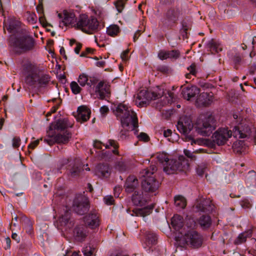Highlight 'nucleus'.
<instances>
[{
	"label": "nucleus",
	"instance_id": "1",
	"mask_svg": "<svg viewBox=\"0 0 256 256\" xmlns=\"http://www.w3.org/2000/svg\"><path fill=\"white\" fill-rule=\"evenodd\" d=\"M111 110L118 120L120 121L121 126L123 128L132 125V130L134 131L135 134H138V119L136 114L128 106L120 103L114 104Z\"/></svg>",
	"mask_w": 256,
	"mask_h": 256
},
{
	"label": "nucleus",
	"instance_id": "2",
	"mask_svg": "<svg viewBox=\"0 0 256 256\" xmlns=\"http://www.w3.org/2000/svg\"><path fill=\"white\" fill-rule=\"evenodd\" d=\"M216 120L210 114H200L196 123V130L200 136H209L216 129Z\"/></svg>",
	"mask_w": 256,
	"mask_h": 256
},
{
	"label": "nucleus",
	"instance_id": "3",
	"mask_svg": "<svg viewBox=\"0 0 256 256\" xmlns=\"http://www.w3.org/2000/svg\"><path fill=\"white\" fill-rule=\"evenodd\" d=\"M178 246L186 248L188 246L192 248H198L202 244L203 238L202 235L194 230L188 231L184 236L176 239Z\"/></svg>",
	"mask_w": 256,
	"mask_h": 256
},
{
	"label": "nucleus",
	"instance_id": "4",
	"mask_svg": "<svg viewBox=\"0 0 256 256\" xmlns=\"http://www.w3.org/2000/svg\"><path fill=\"white\" fill-rule=\"evenodd\" d=\"M10 44L21 52H26L34 50L36 41L32 36L25 34L20 37L11 38Z\"/></svg>",
	"mask_w": 256,
	"mask_h": 256
},
{
	"label": "nucleus",
	"instance_id": "5",
	"mask_svg": "<svg viewBox=\"0 0 256 256\" xmlns=\"http://www.w3.org/2000/svg\"><path fill=\"white\" fill-rule=\"evenodd\" d=\"M50 80V76L48 75H40L34 70L30 72L25 78V82L32 88L45 87Z\"/></svg>",
	"mask_w": 256,
	"mask_h": 256
},
{
	"label": "nucleus",
	"instance_id": "6",
	"mask_svg": "<svg viewBox=\"0 0 256 256\" xmlns=\"http://www.w3.org/2000/svg\"><path fill=\"white\" fill-rule=\"evenodd\" d=\"M232 136L231 130L228 128H219L213 134L212 140H208V144L210 148H214L216 144L223 146Z\"/></svg>",
	"mask_w": 256,
	"mask_h": 256
},
{
	"label": "nucleus",
	"instance_id": "7",
	"mask_svg": "<svg viewBox=\"0 0 256 256\" xmlns=\"http://www.w3.org/2000/svg\"><path fill=\"white\" fill-rule=\"evenodd\" d=\"M189 167V164L184 156H180L178 160H170L168 166H164V171L167 174H174L177 171H184Z\"/></svg>",
	"mask_w": 256,
	"mask_h": 256
},
{
	"label": "nucleus",
	"instance_id": "8",
	"mask_svg": "<svg viewBox=\"0 0 256 256\" xmlns=\"http://www.w3.org/2000/svg\"><path fill=\"white\" fill-rule=\"evenodd\" d=\"M164 94L163 90L157 87L154 91L149 92L146 90H142L138 94L136 98L140 100L138 105L142 106L150 100L158 99Z\"/></svg>",
	"mask_w": 256,
	"mask_h": 256
},
{
	"label": "nucleus",
	"instance_id": "9",
	"mask_svg": "<svg viewBox=\"0 0 256 256\" xmlns=\"http://www.w3.org/2000/svg\"><path fill=\"white\" fill-rule=\"evenodd\" d=\"M180 14V11L178 8H169L164 13V18L161 20L163 26L171 28L177 24Z\"/></svg>",
	"mask_w": 256,
	"mask_h": 256
},
{
	"label": "nucleus",
	"instance_id": "10",
	"mask_svg": "<svg viewBox=\"0 0 256 256\" xmlns=\"http://www.w3.org/2000/svg\"><path fill=\"white\" fill-rule=\"evenodd\" d=\"M176 126L178 130L186 136V140H192V144L193 143H196L195 140L192 136H188L193 128L192 120L189 117L186 116H181Z\"/></svg>",
	"mask_w": 256,
	"mask_h": 256
},
{
	"label": "nucleus",
	"instance_id": "11",
	"mask_svg": "<svg viewBox=\"0 0 256 256\" xmlns=\"http://www.w3.org/2000/svg\"><path fill=\"white\" fill-rule=\"evenodd\" d=\"M90 208V202L88 198L82 195L76 196L74 200L72 209L78 214L83 215L86 213Z\"/></svg>",
	"mask_w": 256,
	"mask_h": 256
},
{
	"label": "nucleus",
	"instance_id": "12",
	"mask_svg": "<svg viewBox=\"0 0 256 256\" xmlns=\"http://www.w3.org/2000/svg\"><path fill=\"white\" fill-rule=\"evenodd\" d=\"M63 164H68L66 166L67 174L72 178L79 176L81 172L84 170L81 164L75 160L66 159L63 160Z\"/></svg>",
	"mask_w": 256,
	"mask_h": 256
},
{
	"label": "nucleus",
	"instance_id": "13",
	"mask_svg": "<svg viewBox=\"0 0 256 256\" xmlns=\"http://www.w3.org/2000/svg\"><path fill=\"white\" fill-rule=\"evenodd\" d=\"M144 179L142 182V187L146 192H152L157 190L160 183L154 177L151 176H142Z\"/></svg>",
	"mask_w": 256,
	"mask_h": 256
},
{
	"label": "nucleus",
	"instance_id": "14",
	"mask_svg": "<svg viewBox=\"0 0 256 256\" xmlns=\"http://www.w3.org/2000/svg\"><path fill=\"white\" fill-rule=\"evenodd\" d=\"M84 226L92 229L98 228L100 225V218L98 212L96 210H92L84 218Z\"/></svg>",
	"mask_w": 256,
	"mask_h": 256
},
{
	"label": "nucleus",
	"instance_id": "15",
	"mask_svg": "<svg viewBox=\"0 0 256 256\" xmlns=\"http://www.w3.org/2000/svg\"><path fill=\"white\" fill-rule=\"evenodd\" d=\"M72 125L68 123L67 118H61L51 124L49 126L50 130H54V133L68 131V128L72 127Z\"/></svg>",
	"mask_w": 256,
	"mask_h": 256
},
{
	"label": "nucleus",
	"instance_id": "16",
	"mask_svg": "<svg viewBox=\"0 0 256 256\" xmlns=\"http://www.w3.org/2000/svg\"><path fill=\"white\" fill-rule=\"evenodd\" d=\"M196 212H210L214 208V205L210 199H203L198 202L194 207Z\"/></svg>",
	"mask_w": 256,
	"mask_h": 256
},
{
	"label": "nucleus",
	"instance_id": "17",
	"mask_svg": "<svg viewBox=\"0 0 256 256\" xmlns=\"http://www.w3.org/2000/svg\"><path fill=\"white\" fill-rule=\"evenodd\" d=\"M89 234L88 228L84 225L76 226L74 230V236L75 240L78 242L85 240Z\"/></svg>",
	"mask_w": 256,
	"mask_h": 256
},
{
	"label": "nucleus",
	"instance_id": "18",
	"mask_svg": "<svg viewBox=\"0 0 256 256\" xmlns=\"http://www.w3.org/2000/svg\"><path fill=\"white\" fill-rule=\"evenodd\" d=\"M214 96L212 92L201 93L196 100V104L198 106H208L213 101Z\"/></svg>",
	"mask_w": 256,
	"mask_h": 256
},
{
	"label": "nucleus",
	"instance_id": "19",
	"mask_svg": "<svg viewBox=\"0 0 256 256\" xmlns=\"http://www.w3.org/2000/svg\"><path fill=\"white\" fill-rule=\"evenodd\" d=\"M200 92V88L195 86H190L182 87L181 93L184 99L190 100L191 98L195 97Z\"/></svg>",
	"mask_w": 256,
	"mask_h": 256
},
{
	"label": "nucleus",
	"instance_id": "20",
	"mask_svg": "<svg viewBox=\"0 0 256 256\" xmlns=\"http://www.w3.org/2000/svg\"><path fill=\"white\" fill-rule=\"evenodd\" d=\"M180 52L178 50H160L159 51L158 56L161 60L168 58L176 60L180 56Z\"/></svg>",
	"mask_w": 256,
	"mask_h": 256
},
{
	"label": "nucleus",
	"instance_id": "21",
	"mask_svg": "<svg viewBox=\"0 0 256 256\" xmlns=\"http://www.w3.org/2000/svg\"><path fill=\"white\" fill-rule=\"evenodd\" d=\"M108 144L106 145L102 142L98 140H95L94 142V147L99 150L102 149V146H105L106 148H110V146L113 147L114 150H112V152L114 154H118V142L113 140H109L108 141Z\"/></svg>",
	"mask_w": 256,
	"mask_h": 256
},
{
	"label": "nucleus",
	"instance_id": "22",
	"mask_svg": "<svg viewBox=\"0 0 256 256\" xmlns=\"http://www.w3.org/2000/svg\"><path fill=\"white\" fill-rule=\"evenodd\" d=\"M91 112L86 106H82L78 108L76 120L80 123L86 122L89 120Z\"/></svg>",
	"mask_w": 256,
	"mask_h": 256
},
{
	"label": "nucleus",
	"instance_id": "23",
	"mask_svg": "<svg viewBox=\"0 0 256 256\" xmlns=\"http://www.w3.org/2000/svg\"><path fill=\"white\" fill-rule=\"evenodd\" d=\"M138 186V179L134 176H130L126 178L124 188L126 192L131 193L136 191L135 190Z\"/></svg>",
	"mask_w": 256,
	"mask_h": 256
},
{
	"label": "nucleus",
	"instance_id": "24",
	"mask_svg": "<svg viewBox=\"0 0 256 256\" xmlns=\"http://www.w3.org/2000/svg\"><path fill=\"white\" fill-rule=\"evenodd\" d=\"M96 174L102 178H108L110 172V166L107 164H100L96 168Z\"/></svg>",
	"mask_w": 256,
	"mask_h": 256
},
{
	"label": "nucleus",
	"instance_id": "25",
	"mask_svg": "<svg viewBox=\"0 0 256 256\" xmlns=\"http://www.w3.org/2000/svg\"><path fill=\"white\" fill-rule=\"evenodd\" d=\"M154 207V204H152L143 208H134L132 210V215L138 216H146L152 212Z\"/></svg>",
	"mask_w": 256,
	"mask_h": 256
},
{
	"label": "nucleus",
	"instance_id": "26",
	"mask_svg": "<svg viewBox=\"0 0 256 256\" xmlns=\"http://www.w3.org/2000/svg\"><path fill=\"white\" fill-rule=\"evenodd\" d=\"M56 143L66 144L71 138L72 134L69 131L54 133Z\"/></svg>",
	"mask_w": 256,
	"mask_h": 256
},
{
	"label": "nucleus",
	"instance_id": "27",
	"mask_svg": "<svg viewBox=\"0 0 256 256\" xmlns=\"http://www.w3.org/2000/svg\"><path fill=\"white\" fill-rule=\"evenodd\" d=\"M104 82L100 81L96 86L95 92L98 95V98L101 100L105 98L106 96L110 94L108 89L106 86L104 88Z\"/></svg>",
	"mask_w": 256,
	"mask_h": 256
},
{
	"label": "nucleus",
	"instance_id": "28",
	"mask_svg": "<svg viewBox=\"0 0 256 256\" xmlns=\"http://www.w3.org/2000/svg\"><path fill=\"white\" fill-rule=\"evenodd\" d=\"M132 200L134 204L138 206H143L146 202L143 197L142 192L140 191H134Z\"/></svg>",
	"mask_w": 256,
	"mask_h": 256
},
{
	"label": "nucleus",
	"instance_id": "29",
	"mask_svg": "<svg viewBox=\"0 0 256 256\" xmlns=\"http://www.w3.org/2000/svg\"><path fill=\"white\" fill-rule=\"evenodd\" d=\"M86 24V33L90 34L91 31H94L98 29V22L97 19L94 16H88V22Z\"/></svg>",
	"mask_w": 256,
	"mask_h": 256
},
{
	"label": "nucleus",
	"instance_id": "30",
	"mask_svg": "<svg viewBox=\"0 0 256 256\" xmlns=\"http://www.w3.org/2000/svg\"><path fill=\"white\" fill-rule=\"evenodd\" d=\"M88 22V16L86 14H80L78 20L76 23V28L82 30V32H86V24Z\"/></svg>",
	"mask_w": 256,
	"mask_h": 256
},
{
	"label": "nucleus",
	"instance_id": "31",
	"mask_svg": "<svg viewBox=\"0 0 256 256\" xmlns=\"http://www.w3.org/2000/svg\"><path fill=\"white\" fill-rule=\"evenodd\" d=\"M171 224L174 228L179 230L184 226L183 218L178 214H174L172 218Z\"/></svg>",
	"mask_w": 256,
	"mask_h": 256
},
{
	"label": "nucleus",
	"instance_id": "32",
	"mask_svg": "<svg viewBox=\"0 0 256 256\" xmlns=\"http://www.w3.org/2000/svg\"><path fill=\"white\" fill-rule=\"evenodd\" d=\"M198 224L203 229L209 228L212 224L211 218L208 215H202L200 217Z\"/></svg>",
	"mask_w": 256,
	"mask_h": 256
},
{
	"label": "nucleus",
	"instance_id": "33",
	"mask_svg": "<svg viewBox=\"0 0 256 256\" xmlns=\"http://www.w3.org/2000/svg\"><path fill=\"white\" fill-rule=\"evenodd\" d=\"M233 132L234 136H238L239 138H244L250 136V130L248 128H246V130H244L238 127H234L233 129Z\"/></svg>",
	"mask_w": 256,
	"mask_h": 256
},
{
	"label": "nucleus",
	"instance_id": "34",
	"mask_svg": "<svg viewBox=\"0 0 256 256\" xmlns=\"http://www.w3.org/2000/svg\"><path fill=\"white\" fill-rule=\"evenodd\" d=\"M75 18V14L74 12H70L67 10H64V18L62 22L64 25L68 26L73 23Z\"/></svg>",
	"mask_w": 256,
	"mask_h": 256
},
{
	"label": "nucleus",
	"instance_id": "35",
	"mask_svg": "<svg viewBox=\"0 0 256 256\" xmlns=\"http://www.w3.org/2000/svg\"><path fill=\"white\" fill-rule=\"evenodd\" d=\"M207 46L212 54L218 53L222 50L220 44L213 39L208 42Z\"/></svg>",
	"mask_w": 256,
	"mask_h": 256
},
{
	"label": "nucleus",
	"instance_id": "36",
	"mask_svg": "<svg viewBox=\"0 0 256 256\" xmlns=\"http://www.w3.org/2000/svg\"><path fill=\"white\" fill-rule=\"evenodd\" d=\"M252 236V231L248 230L246 232L240 234L236 240L234 241L236 244H240L244 242H245L248 238H250Z\"/></svg>",
	"mask_w": 256,
	"mask_h": 256
},
{
	"label": "nucleus",
	"instance_id": "37",
	"mask_svg": "<svg viewBox=\"0 0 256 256\" xmlns=\"http://www.w3.org/2000/svg\"><path fill=\"white\" fill-rule=\"evenodd\" d=\"M156 158L158 161L162 164L164 168L168 166L170 161L168 154L165 152L158 154Z\"/></svg>",
	"mask_w": 256,
	"mask_h": 256
},
{
	"label": "nucleus",
	"instance_id": "38",
	"mask_svg": "<svg viewBox=\"0 0 256 256\" xmlns=\"http://www.w3.org/2000/svg\"><path fill=\"white\" fill-rule=\"evenodd\" d=\"M146 236L148 244L155 245L156 244L158 238L156 234L151 232H146Z\"/></svg>",
	"mask_w": 256,
	"mask_h": 256
},
{
	"label": "nucleus",
	"instance_id": "39",
	"mask_svg": "<svg viewBox=\"0 0 256 256\" xmlns=\"http://www.w3.org/2000/svg\"><path fill=\"white\" fill-rule=\"evenodd\" d=\"M244 145V142L242 140L234 142L232 145L234 152L238 154H242L245 149Z\"/></svg>",
	"mask_w": 256,
	"mask_h": 256
},
{
	"label": "nucleus",
	"instance_id": "40",
	"mask_svg": "<svg viewBox=\"0 0 256 256\" xmlns=\"http://www.w3.org/2000/svg\"><path fill=\"white\" fill-rule=\"evenodd\" d=\"M174 204L175 206L180 208L183 209L185 208L186 205V199L182 196H178L174 198Z\"/></svg>",
	"mask_w": 256,
	"mask_h": 256
},
{
	"label": "nucleus",
	"instance_id": "41",
	"mask_svg": "<svg viewBox=\"0 0 256 256\" xmlns=\"http://www.w3.org/2000/svg\"><path fill=\"white\" fill-rule=\"evenodd\" d=\"M20 22L14 19L11 18L9 21V24L7 30L10 32L16 31L20 26Z\"/></svg>",
	"mask_w": 256,
	"mask_h": 256
},
{
	"label": "nucleus",
	"instance_id": "42",
	"mask_svg": "<svg viewBox=\"0 0 256 256\" xmlns=\"http://www.w3.org/2000/svg\"><path fill=\"white\" fill-rule=\"evenodd\" d=\"M120 32V28L116 24L110 25L107 28V34L112 36H116Z\"/></svg>",
	"mask_w": 256,
	"mask_h": 256
},
{
	"label": "nucleus",
	"instance_id": "43",
	"mask_svg": "<svg viewBox=\"0 0 256 256\" xmlns=\"http://www.w3.org/2000/svg\"><path fill=\"white\" fill-rule=\"evenodd\" d=\"M196 66L195 63H192L190 66L187 68V70L188 72L186 73L185 74L186 78L188 79L191 78L192 76H196L197 73L196 69Z\"/></svg>",
	"mask_w": 256,
	"mask_h": 256
},
{
	"label": "nucleus",
	"instance_id": "44",
	"mask_svg": "<svg viewBox=\"0 0 256 256\" xmlns=\"http://www.w3.org/2000/svg\"><path fill=\"white\" fill-rule=\"evenodd\" d=\"M246 182L251 184H256V172L254 170L249 172L246 176Z\"/></svg>",
	"mask_w": 256,
	"mask_h": 256
},
{
	"label": "nucleus",
	"instance_id": "45",
	"mask_svg": "<svg viewBox=\"0 0 256 256\" xmlns=\"http://www.w3.org/2000/svg\"><path fill=\"white\" fill-rule=\"evenodd\" d=\"M157 170L156 167L154 165L151 166L149 169H144L142 172V176H147L153 174Z\"/></svg>",
	"mask_w": 256,
	"mask_h": 256
},
{
	"label": "nucleus",
	"instance_id": "46",
	"mask_svg": "<svg viewBox=\"0 0 256 256\" xmlns=\"http://www.w3.org/2000/svg\"><path fill=\"white\" fill-rule=\"evenodd\" d=\"M70 87L71 88L72 93L74 94H77L81 92L82 89L78 85L76 82H72L70 84Z\"/></svg>",
	"mask_w": 256,
	"mask_h": 256
},
{
	"label": "nucleus",
	"instance_id": "47",
	"mask_svg": "<svg viewBox=\"0 0 256 256\" xmlns=\"http://www.w3.org/2000/svg\"><path fill=\"white\" fill-rule=\"evenodd\" d=\"M116 168L120 172H124L127 170L128 166L124 162L120 161L116 162Z\"/></svg>",
	"mask_w": 256,
	"mask_h": 256
},
{
	"label": "nucleus",
	"instance_id": "48",
	"mask_svg": "<svg viewBox=\"0 0 256 256\" xmlns=\"http://www.w3.org/2000/svg\"><path fill=\"white\" fill-rule=\"evenodd\" d=\"M88 78L86 75L82 74L79 76L78 82L82 86H84L88 82Z\"/></svg>",
	"mask_w": 256,
	"mask_h": 256
},
{
	"label": "nucleus",
	"instance_id": "49",
	"mask_svg": "<svg viewBox=\"0 0 256 256\" xmlns=\"http://www.w3.org/2000/svg\"><path fill=\"white\" fill-rule=\"evenodd\" d=\"M128 0H118L115 2V6L118 12H121L124 6L125 3Z\"/></svg>",
	"mask_w": 256,
	"mask_h": 256
},
{
	"label": "nucleus",
	"instance_id": "50",
	"mask_svg": "<svg viewBox=\"0 0 256 256\" xmlns=\"http://www.w3.org/2000/svg\"><path fill=\"white\" fill-rule=\"evenodd\" d=\"M182 28L180 30V32L182 34L183 38H188V32L187 31L188 30L189 28L186 22H182Z\"/></svg>",
	"mask_w": 256,
	"mask_h": 256
},
{
	"label": "nucleus",
	"instance_id": "51",
	"mask_svg": "<svg viewBox=\"0 0 256 256\" xmlns=\"http://www.w3.org/2000/svg\"><path fill=\"white\" fill-rule=\"evenodd\" d=\"M70 218V213L66 211L64 215L61 216L60 220L61 222H63L64 224H66L68 222Z\"/></svg>",
	"mask_w": 256,
	"mask_h": 256
},
{
	"label": "nucleus",
	"instance_id": "52",
	"mask_svg": "<svg viewBox=\"0 0 256 256\" xmlns=\"http://www.w3.org/2000/svg\"><path fill=\"white\" fill-rule=\"evenodd\" d=\"M94 248H92L90 246H86L83 250L84 256H92L93 255Z\"/></svg>",
	"mask_w": 256,
	"mask_h": 256
},
{
	"label": "nucleus",
	"instance_id": "53",
	"mask_svg": "<svg viewBox=\"0 0 256 256\" xmlns=\"http://www.w3.org/2000/svg\"><path fill=\"white\" fill-rule=\"evenodd\" d=\"M157 70L164 74H167L170 72V70L167 66H159L157 68Z\"/></svg>",
	"mask_w": 256,
	"mask_h": 256
},
{
	"label": "nucleus",
	"instance_id": "54",
	"mask_svg": "<svg viewBox=\"0 0 256 256\" xmlns=\"http://www.w3.org/2000/svg\"><path fill=\"white\" fill-rule=\"evenodd\" d=\"M137 137L139 140L143 141L144 142H148L150 140L148 136L146 134L142 132L138 135Z\"/></svg>",
	"mask_w": 256,
	"mask_h": 256
},
{
	"label": "nucleus",
	"instance_id": "55",
	"mask_svg": "<svg viewBox=\"0 0 256 256\" xmlns=\"http://www.w3.org/2000/svg\"><path fill=\"white\" fill-rule=\"evenodd\" d=\"M130 128V125L128 127H126L125 128H123L122 129L120 132V137L122 139H124L128 136V133L129 130Z\"/></svg>",
	"mask_w": 256,
	"mask_h": 256
},
{
	"label": "nucleus",
	"instance_id": "56",
	"mask_svg": "<svg viewBox=\"0 0 256 256\" xmlns=\"http://www.w3.org/2000/svg\"><path fill=\"white\" fill-rule=\"evenodd\" d=\"M232 60L235 64V67H236V65L240 64L242 58L240 54H236V55L232 58Z\"/></svg>",
	"mask_w": 256,
	"mask_h": 256
},
{
	"label": "nucleus",
	"instance_id": "57",
	"mask_svg": "<svg viewBox=\"0 0 256 256\" xmlns=\"http://www.w3.org/2000/svg\"><path fill=\"white\" fill-rule=\"evenodd\" d=\"M184 152L186 156L190 158L191 160H195L196 156L194 154V152H192L188 150H184Z\"/></svg>",
	"mask_w": 256,
	"mask_h": 256
},
{
	"label": "nucleus",
	"instance_id": "58",
	"mask_svg": "<svg viewBox=\"0 0 256 256\" xmlns=\"http://www.w3.org/2000/svg\"><path fill=\"white\" fill-rule=\"evenodd\" d=\"M20 142V138L18 136H14L12 139V146L14 148L19 147Z\"/></svg>",
	"mask_w": 256,
	"mask_h": 256
},
{
	"label": "nucleus",
	"instance_id": "59",
	"mask_svg": "<svg viewBox=\"0 0 256 256\" xmlns=\"http://www.w3.org/2000/svg\"><path fill=\"white\" fill-rule=\"evenodd\" d=\"M44 141L50 146L53 145L54 143H56L54 134L49 138L44 139Z\"/></svg>",
	"mask_w": 256,
	"mask_h": 256
},
{
	"label": "nucleus",
	"instance_id": "60",
	"mask_svg": "<svg viewBox=\"0 0 256 256\" xmlns=\"http://www.w3.org/2000/svg\"><path fill=\"white\" fill-rule=\"evenodd\" d=\"M105 203L108 205H112L114 202V198L111 196H106L104 198Z\"/></svg>",
	"mask_w": 256,
	"mask_h": 256
},
{
	"label": "nucleus",
	"instance_id": "61",
	"mask_svg": "<svg viewBox=\"0 0 256 256\" xmlns=\"http://www.w3.org/2000/svg\"><path fill=\"white\" fill-rule=\"evenodd\" d=\"M42 1L43 0H38V4L36 6V10L38 12L44 14Z\"/></svg>",
	"mask_w": 256,
	"mask_h": 256
},
{
	"label": "nucleus",
	"instance_id": "62",
	"mask_svg": "<svg viewBox=\"0 0 256 256\" xmlns=\"http://www.w3.org/2000/svg\"><path fill=\"white\" fill-rule=\"evenodd\" d=\"M39 20L44 27H46L48 26H52L50 24L46 22V19L44 16L40 17Z\"/></svg>",
	"mask_w": 256,
	"mask_h": 256
},
{
	"label": "nucleus",
	"instance_id": "63",
	"mask_svg": "<svg viewBox=\"0 0 256 256\" xmlns=\"http://www.w3.org/2000/svg\"><path fill=\"white\" fill-rule=\"evenodd\" d=\"M98 82V80L95 78H90V79H88V82H87V85L91 87L92 86L96 84Z\"/></svg>",
	"mask_w": 256,
	"mask_h": 256
},
{
	"label": "nucleus",
	"instance_id": "64",
	"mask_svg": "<svg viewBox=\"0 0 256 256\" xmlns=\"http://www.w3.org/2000/svg\"><path fill=\"white\" fill-rule=\"evenodd\" d=\"M241 206L242 208H250L252 206V204L248 200H246L242 201Z\"/></svg>",
	"mask_w": 256,
	"mask_h": 256
}]
</instances>
